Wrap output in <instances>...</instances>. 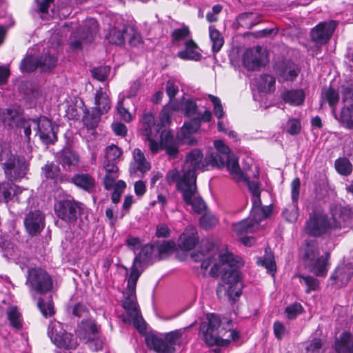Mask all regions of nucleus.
Here are the masks:
<instances>
[{
  "label": "nucleus",
  "instance_id": "obj_33",
  "mask_svg": "<svg viewBox=\"0 0 353 353\" xmlns=\"http://www.w3.org/2000/svg\"><path fill=\"white\" fill-rule=\"evenodd\" d=\"M94 103L95 108L94 109L101 112V114L107 113L111 108V101L109 96L101 88L95 93Z\"/></svg>",
  "mask_w": 353,
  "mask_h": 353
},
{
  "label": "nucleus",
  "instance_id": "obj_4",
  "mask_svg": "<svg viewBox=\"0 0 353 353\" xmlns=\"http://www.w3.org/2000/svg\"><path fill=\"white\" fill-rule=\"evenodd\" d=\"M20 126L23 128L24 137L28 142H30L31 139L32 129L35 131V135L45 144H52L57 140L59 126L46 117H41L38 119L21 121Z\"/></svg>",
  "mask_w": 353,
  "mask_h": 353
},
{
  "label": "nucleus",
  "instance_id": "obj_39",
  "mask_svg": "<svg viewBox=\"0 0 353 353\" xmlns=\"http://www.w3.org/2000/svg\"><path fill=\"white\" fill-rule=\"evenodd\" d=\"M210 39L212 42V50L214 53L218 52L224 44V39L221 32L214 26L209 27Z\"/></svg>",
  "mask_w": 353,
  "mask_h": 353
},
{
  "label": "nucleus",
  "instance_id": "obj_56",
  "mask_svg": "<svg viewBox=\"0 0 353 353\" xmlns=\"http://www.w3.org/2000/svg\"><path fill=\"white\" fill-rule=\"evenodd\" d=\"M141 272L139 271L137 263L133 262L131 268V272L128 277L127 288L136 289L137 281L141 275Z\"/></svg>",
  "mask_w": 353,
  "mask_h": 353
},
{
  "label": "nucleus",
  "instance_id": "obj_8",
  "mask_svg": "<svg viewBox=\"0 0 353 353\" xmlns=\"http://www.w3.org/2000/svg\"><path fill=\"white\" fill-rule=\"evenodd\" d=\"M26 285L30 292L44 294L52 289L53 281L45 270L34 267L28 270Z\"/></svg>",
  "mask_w": 353,
  "mask_h": 353
},
{
  "label": "nucleus",
  "instance_id": "obj_26",
  "mask_svg": "<svg viewBox=\"0 0 353 353\" xmlns=\"http://www.w3.org/2000/svg\"><path fill=\"white\" fill-rule=\"evenodd\" d=\"M146 344L157 353H174L175 347L170 345L165 338L163 339L155 335H149L145 339Z\"/></svg>",
  "mask_w": 353,
  "mask_h": 353
},
{
  "label": "nucleus",
  "instance_id": "obj_31",
  "mask_svg": "<svg viewBox=\"0 0 353 353\" xmlns=\"http://www.w3.org/2000/svg\"><path fill=\"white\" fill-rule=\"evenodd\" d=\"M153 260H157V252L155 251V245H145L142 248L139 254L136 255L133 262L139 265H143Z\"/></svg>",
  "mask_w": 353,
  "mask_h": 353
},
{
  "label": "nucleus",
  "instance_id": "obj_1",
  "mask_svg": "<svg viewBox=\"0 0 353 353\" xmlns=\"http://www.w3.org/2000/svg\"><path fill=\"white\" fill-rule=\"evenodd\" d=\"M195 261H201V268L206 271L212 266L210 275L217 277L222 272L221 283L216 288L219 299L234 303L241 294V277L237 268L242 265L241 261L234 259L230 253L221 254L218 248L212 242L202 241V251L192 255Z\"/></svg>",
  "mask_w": 353,
  "mask_h": 353
},
{
  "label": "nucleus",
  "instance_id": "obj_38",
  "mask_svg": "<svg viewBox=\"0 0 353 353\" xmlns=\"http://www.w3.org/2000/svg\"><path fill=\"white\" fill-rule=\"evenodd\" d=\"M232 228L233 230L236 234L241 235L254 232L257 228V225L254 223V221L249 217L247 219L234 223Z\"/></svg>",
  "mask_w": 353,
  "mask_h": 353
},
{
  "label": "nucleus",
  "instance_id": "obj_17",
  "mask_svg": "<svg viewBox=\"0 0 353 353\" xmlns=\"http://www.w3.org/2000/svg\"><path fill=\"white\" fill-rule=\"evenodd\" d=\"M265 61L266 56L260 46L248 49L243 54L244 66L249 70L259 69Z\"/></svg>",
  "mask_w": 353,
  "mask_h": 353
},
{
  "label": "nucleus",
  "instance_id": "obj_2",
  "mask_svg": "<svg viewBox=\"0 0 353 353\" xmlns=\"http://www.w3.org/2000/svg\"><path fill=\"white\" fill-rule=\"evenodd\" d=\"M208 165L201 150L193 149L187 154L181 170H170L165 176L166 182L170 185L176 183L184 202L198 214L205 209V203L197 190L196 172L205 170Z\"/></svg>",
  "mask_w": 353,
  "mask_h": 353
},
{
  "label": "nucleus",
  "instance_id": "obj_20",
  "mask_svg": "<svg viewBox=\"0 0 353 353\" xmlns=\"http://www.w3.org/2000/svg\"><path fill=\"white\" fill-rule=\"evenodd\" d=\"M353 275V266L351 263H341L332 274L330 280L332 285L337 288L346 285Z\"/></svg>",
  "mask_w": 353,
  "mask_h": 353
},
{
  "label": "nucleus",
  "instance_id": "obj_47",
  "mask_svg": "<svg viewBox=\"0 0 353 353\" xmlns=\"http://www.w3.org/2000/svg\"><path fill=\"white\" fill-rule=\"evenodd\" d=\"M37 305L41 314L45 317L50 316L54 314V308L50 297H49L47 301L41 298L39 299Z\"/></svg>",
  "mask_w": 353,
  "mask_h": 353
},
{
  "label": "nucleus",
  "instance_id": "obj_44",
  "mask_svg": "<svg viewBox=\"0 0 353 353\" xmlns=\"http://www.w3.org/2000/svg\"><path fill=\"white\" fill-rule=\"evenodd\" d=\"M42 173L47 179H57L61 173L60 168L53 162H48L42 168Z\"/></svg>",
  "mask_w": 353,
  "mask_h": 353
},
{
  "label": "nucleus",
  "instance_id": "obj_41",
  "mask_svg": "<svg viewBox=\"0 0 353 353\" xmlns=\"http://www.w3.org/2000/svg\"><path fill=\"white\" fill-rule=\"evenodd\" d=\"M252 208L250 218L254 221V223L258 226L259 223L266 219L271 213L272 209L270 206H261Z\"/></svg>",
  "mask_w": 353,
  "mask_h": 353
},
{
  "label": "nucleus",
  "instance_id": "obj_9",
  "mask_svg": "<svg viewBox=\"0 0 353 353\" xmlns=\"http://www.w3.org/2000/svg\"><path fill=\"white\" fill-rule=\"evenodd\" d=\"M124 301L123 307L126 310L128 319L125 318L124 322H130L132 320L134 326L140 332L145 330V323L137 307L136 289L126 288L123 292Z\"/></svg>",
  "mask_w": 353,
  "mask_h": 353
},
{
  "label": "nucleus",
  "instance_id": "obj_24",
  "mask_svg": "<svg viewBox=\"0 0 353 353\" xmlns=\"http://www.w3.org/2000/svg\"><path fill=\"white\" fill-rule=\"evenodd\" d=\"M59 163L65 170H72L77 167L80 162L79 154L70 148H63L57 153Z\"/></svg>",
  "mask_w": 353,
  "mask_h": 353
},
{
  "label": "nucleus",
  "instance_id": "obj_51",
  "mask_svg": "<svg viewBox=\"0 0 353 353\" xmlns=\"http://www.w3.org/2000/svg\"><path fill=\"white\" fill-rule=\"evenodd\" d=\"M188 328V327H185L183 329L176 330L168 333L165 338L168 341L169 345L173 347H175L176 345H180L181 336Z\"/></svg>",
  "mask_w": 353,
  "mask_h": 353
},
{
  "label": "nucleus",
  "instance_id": "obj_27",
  "mask_svg": "<svg viewBox=\"0 0 353 353\" xmlns=\"http://www.w3.org/2000/svg\"><path fill=\"white\" fill-rule=\"evenodd\" d=\"M161 145L165 150L168 155L171 158H175L179 152L178 144L174 139L172 131L163 130L161 132Z\"/></svg>",
  "mask_w": 353,
  "mask_h": 353
},
{
  "label": "nucleus",
  "instance_id": "obj_60",
  "mask_svg": "<svg viewBox=\"0 0 353 353\" xmlns=\"http://www.w3.org/2000/svg\"><path fill=\"white\" fill-rule=\"evenodd\" d=\"M183 110L187 117H192L193 120L195 119L198 114L197 105L192 100H187L183 105Z\"/></svg>",
  "mask_w": 353,
  "mask_h": 353
},
{
  "label": "nucleus",
  "instance_id": "obj_15",
  "mask_svg": "<svg viewBox=\"0 0 353 353\" xmlns=\"http://www.w3.org/2000/svg\"><path fill=\"white\" fill-rule=\"evenodd\" d=\"M30 194L27 190H23L8 182L0 183V202L8 203L12 199L23 202L28 200Z\"/></svg>",
  "mask_w": 353,
  "mask_h": 353
},
{
  "label": "nucleus",
  "instance_id": "obj_34",
  "mask_svg": "<svg viewBox=\"0 0 353 353\" xmlns=\"http://www.w3.org/2000/svg\"><path fill=\"white\" fill-rule=\"evenodd\" d=\"M185 48L178 52V57L184 60L199 61L202 56L196 51L197 45L192 40L188 39L185 42Z\"/></svg>",
  "mask_w": 353,
  "mask_h": 353
},
{
  "label": "nucleus",
  "instance_id": "obj_32",
  "mask_svg": "<svg viewBox=\"0 0 353 353\" xmlns=\"http://www.w3.org/2000/svg\"><path fill=\"white\" fill-rule=\"evenodd\" d=\"M337 353H353V336L348 332H343L335 342Z\"/></svg>",
  "mask_w": 353,
  "mask_h": 353
},
{
  "label": "nucleus",
  "instance_id": "obj_19",
  "mask_svg": "<svg viewBox=\"0 0 353 353\" xmlns=\"http://www.w3.org/2000/svg\"><path fill=\"white\" fill-rule=\"evenodd\" d=\"M336 27V23L334 21L320 23L311 32L312 41L319 44H325L331 38Z\"/></svg>",
  "mask_w": 353,
  "mask_h": 353
},
{
  "label": "nucleus",
  "instance_id": "obj_18",
  "mask_svg": "<svg viewBox=\"0 0 353 353\" xmlns=\"http://www.w3.org/2000/svg\"><path fill=\"white\" fill-rule=\"evenodd\" d=\"M352 212L345 207L336 205L331 209L330 221L332 231L346 227L350 222Z\"/></svg>",
  "mask_w": 353,
  "mask_h": 353
},
{
  "label": "nucleus",
  "instance_id": "obj_42",
  "mask_svg": "<svg viewBox=\"0 0 353 353\" xmlns=\"http://www.w3.org/2000/svg\"><path fill=\"white\" fill-rule=\"evenodd\" d=\"M257 263L264 266L270 273L274 274L276 271L274 255L268 249L265 250L263 259H258Z\"/></svg>",
  "mask_w": 353,
  "mask_h": 353
},
{
  "label": "nucleus",
  "instance_id": "obj_63",
  "mask_svg": "<svg viewBox=\"0 0 353 353\" xmlns=\"http://www.w3.org/2000/svg\"><path fill=\"white\" fill-rule=\"evenodd\" d=\"M208 98L213 104L215 116L220 119L225 114L220 99L212 94H209Z\"/></svg>",
  "mask_w": 353,
  "mask_h": 353
},
{
  "label": "nucleus",
  "instance_id": "obj_46",
  "mask_svg": "<svg viewBox=\"0 0 353 353\" xmlns=\"http://www.w3.org/2000/svg\"><path fill=\"white\" fill-rule=\"evenodd\" d=\"M8 319L10 325L16 328L20 329L22 327V320L21 314L19 312L17 307H10L7 310Z\"/></svg>",
  "mask_w": 353,
  "mask_h": 353
},
{
  "label": "nucleus",
  "instance_id": "obj_6",
  "mask_svg": "<svg viewBox=\"0 0 353 353\" xmlns=\"http://www.w3.org/2000/svg\"><path fill=\"white\" fill-rule=\"evenodd\" d=\"M301 250L305 266L316 276H325L327 272L330 254L325 252L319 256V247L314 241H307L302 245Z\"/></svg>",
  "mask_w": 353,
  "mask_h": 353
},
{
  "label": "nucleus",
  "instance_id": "obj_48",
  "mask_svg": "<svg viewBox=\"0 0 353 353\" xmlns=\"http://www.w3.org/2000/svg\"><path fill=\"white\" fill-rule=\"evenodd\" d=\"M20 68L23 72H32L37 68H39V59L34 57H28L21 61Z\"/></svg>",
  "mask_w": 353,
  "mask_h": 353
},
{
  "label": "nucleus",
  "instance_id": "obj_28",
  "mask_svg": "<svg viewBox=\"0 0 353 353\" xmlns=\"http://www.w3.org/2000/svg\"><path fill=\"white\" fill-rule=\"evenodd\" d=\"M199 128L198 121H191L185 123L181 131L177 134L179 141L188 145H194L196 140L193 138V134Z\"/></svg>",
  "mask_w": 353,
  "mask_h": 353
},
{
  "label": "nucleus",
  "instance_id": "obj_14",
  "mask_svg": "<svg viewBox=\"0 0 353 353\" xmlns=\"http://www.w3.org/2000/svg\"><path fill=\"white\" fill-rule=\"evenodd\" d=\"M304 231L310 236H320L332 231L330 221L326 214L314 213L306 221Z\"/></svg>",
  "mask_w": 353,
  "mask_h": 353
},
{
  "label": "nucleus",
  "instance_id": "obj_53",
  "mask_svg": "<svg viewBox=\"0 0 353 353\" xmlns=\"http://www.w3.org/2000/svg\"><path fill=\"white\" fill-rule=\"evenodd\" d=\"M300 282L307 286L306 292L310 293L312 290H316L319 285V281L312 276H299Z\"/></svg>",
  "mask_w": 353,
  "mask_h": 353
},
{
  "label": "nucleus",
  "instance_id": "obj_11",
  "mask_svg": "<svg viewBox=\"0 0 353 353\" xmlns=\"http://www.w3.org/2000/svg\"><path fill=\"white\" fill-rule=\"evenodd\" d=\"M48 335L51 341L59 348L71 350L75 349L77 346V341L73 335L67 332L59 321H53L50 323Z\"/></svg>",
  "mask_w": 353,
  "mask_h": 353
},
{
  "label": "nucleus",
  "instance_id": "obj_62",
  "mask_svg": "<svg viewBox=\"0 0 353 353\" xmlns=\"http://www.w3.org/2000/svg\"><path fill=\"white\" fill-rule=\"evenodd\" d=\"M124 30L125 32V34H129L130 36L129 42L131 46H136L142 42L140 34L135 31L132 27H124Z\"/></svg>",
  "mask_w": 353,
  "mask_h": 353
},
{
  "label": "nucleus",
  "instance_id": "obj_61",
  "mask_svg": "<svg viewBox=\"0 0 353 353\" xmlns=\"http://www.w3.org/2000/svg\"><path fill=\"white\" fill-rule=\"evenodd\" d=\"M174 244L171 241H164L161 244L155 245L157 260L162 258L163 254H166L173 250Z\"/></svg>",
  "mask_w": 353,
  "mask_h": 353
},
{
  "label": "nucleus",
  "instance_id": "obj_43",
  "mask_svg": "<svg viewBox=\"0 0 353 353\" xmlns=\"http://www.w3.org/2000/svg\"><path fill=\"white\" fill-rule=\"evenodd\" d=\"M102 114L93 109L91 112H87L85 114L83 121L88 129H94L98 125Z\"/></svg>",
  "mask_w": 353,
  "mask_h": 353
},
{
  "label": "nucleus",
  "instance_id": "obj_54",
  "mask_svg": "<svg viewBox=\"0 0 353 353\" xmlns=\"http://www.w3.org/2000/svg\"><path fill=\"white\" fill-rule=\"evenodd\" d=\"M341 118L342 122L349 128H353V105L342 109Z\"/></svg>",
  "mask_w": 353,
  "mask_h": 353
},
{
  "label": "nucleus",
  "instance_id": "obj_12",
  "mask_svg": "<svg viewBox=\"0 0 353 353\" xmlns=\"http://www.w3.org/2000/svg\"><path fill=\"white\" fill-rule=\"evenodd\" d=\"M98 32V23L94 19H88L84 22L81 30L74 33L70 37V45L72 49H81L84 44L94 40Z\"/></svg>",
  "mask_w": 353,
  "mask_h": 353
},
{
  "label": "nucleus",
  "instance_id": "obj_16",
  "mask_svg": "<svg viewBox=\"0 0 353 353\" xmlns=\"http://www.w3.org/2000/svg\"><path fill=\"white\" fill-rule=\"evenodd\" d=\"M300 185L299 178H296L292 181L291 183L292 203L289 204L282 213L284 219L290 223L295 222L299 217L297 201L299 196Z\"/></svg>",
  "mask_w": 353,
  "mask_h": 353
},
{
  "label": "nucleus",
  "instance_id": "obj_40",
  "mask_svg": "<svg viewBox=\"0 0 353 353\" xmlns=\"http://www.w3.org/2000/svg\"><path fill=\"white\" fill-rule=\"evenodd\" d=\"M53 0H36L34 10L42 19L48 20L53 15L49 13V9L53 3Z\"/></svg>",
  "mask_w": 353,
  "mask_h": 353
},
{
  "label": "nucleus",
  "instance_id": "obj_55",
  "mask_svg": "<svg viewBox=\"0 0 353 353\" xmlns=\"http://www.w3.org/2000/svg\"><path fill=\"white\" fill-rule=\"evenodd\" d=\"M199 222L202 228L208 230L216 225L218 219L212 214L205 213L200 218Z\"/></svg>",
  "mask_w": 353,
  "mask_h": 353
},
{
  "label": "nucleus",
  "instance_id": "obj_57",
  "mask_svg": "<svg viewBox=\"0 0 353 353\" xmlns=\"http://www.w3.org/2000/svg\"><path fill=\"white\" fill-rule=\"evenodd\" d=\"M325 348L321 339H314L305 347V353H324Z\"/></svg>",
  "mask_w": 353,
  "mask_h": 353
},
{
  "label": "nucleus",
  "instance_id": "obj_64",
  "mask_svg": "<svg viewBox=\"0 0 353 353\" xmlns=\"http://www.w3.org/2000/svg\"><path fill=\"white\" fill-rule=\"evenodd\" d=\"M121 150L114 145H111L106 148L105 160L117 161L121 155Z\"/></svg>",
  "mask_w": 353,
  "mask_h": 353
},
{
  "label": "nucleus",
  "instance_id": "obj_5",
  "mask_svg": "<svg viewBox=\"0 0 353 353\" xmlns=\"http://www.w3.org/2000/svg\"><path fill=\"white\" fill-rule=\"evenodd\" d=\"M214 145L216 152L212 154L210 156L211 165L219 168L225 165L234 180L238 181H246L239 165L238 159L230 152V148L225 145L223 141L221 140L215 141Z\"/></svg>",
  "mask_w": 353,
  "mask_h": 353
},
{
  "label": "nucleus",
  "instance_id": "obj_52",
  "mask_svg": "<svg viewBox=\"0 0 353 353\" xmlns=\"http://www.w3.org/2000/svg\"><path fill=\"white\" fill-rule=\"evenodd\" d=\"M125 34L124 28L122 30L112 28L109 33V41L117 46L122 45L125 41Z\"/></svg>",
  "mask_w": 353,
  "mask_h": 353
},
{
  "label": "nucleus",
  "instance_id": "obj_29",
  "mask_svg": "<svg viewBox=\"0 0 353 353\" xmlns=\"http://www.w3.org/2000/svg\"><path fill=\"white\" fill-rule=\"evenodd\" d=\"M0 119L3 123L10 128H13L16 125L20 129V133L21 134L23 128L20 126V122L21 121H28L22 118L18 112L13 109H6L0 114Z\"/></svg>",
  "mask_w": 353,
  "mask_h": 353
},
{
  "label": "nucleus",
  "instance_id": "obj_7",
  "mask_svg": "<svg viewBox=\"0 0 353 353\" xmlns=\"http://www.w3.org/2000/svg\"><path fill=\"white\" fill-rule=\"evenodd\" d=\"M0 163L9 180L20 179L26 174L28 164L23 157H15L7 147L0 145Z\"/></svg>",
  "mask_w": 353,
  "mask_h": 353
},
{
  "label": "nucleus",
  "instance_id": "obj_30",
  "mask_svg": "<svg viewBox=\"0 0 353 353\" xmlns=\"http://www.w3.org/2000/svg\"><path fill=\"white\" fill-rule=\"evenodd\" d=\"M72 182L79 188L88 192H92L95 188V180L89 174H74L72 178Z\"/></svg>",
  "mask_w": 353,
  "mask_h": 353
},
{
  "label": "nucleus",
  "instance_id": "obj_37",
  "mask_svg": "<svg viewBox=\"0 0 353 353\" xmlns=\"http://www.w3.org/2000/svg\"><path fill=\"white\" fill-rule=\"evenodd\" d=\"M153 130L159 132V128L155 125L154 117L151 113H145L141 119V131L143 136L149 137L152 135Z\"/></svg>",
  "mask_w": 353,
  "mask_h": 353
},
{
  "label": "nucleus",
  "instance_id": "obj_58",
  "mask_svg": "<svg viewBox=\"0 0 353 353\" xmlns=\"http://www.w3.org/2000/svg\"><path fill=\"white\" fill-rule=\"evenodd\" d=\"M110 72V66H100L92 70V77L98 81H104L109 75Z\"/></svg>",
  "mask_w": 353,
  "mask_h": 353
},
{
  "label": "nucleus",
  "instance_id": "obj_10",
  "mask_svg": "<svg viewBox=\"0 0 353 353\" xmlns=\"http://www.w3.org/2000/svg\"><path fill=\"white\" fill-rule=\"evenodd\" d=\"M77 335L92 351H99L103 347L99 328L92 320L82 321L79 325Z\"/></svg>",
  "mask_w": 353,
  "mask_h": 353
},
{
  "label": "nucleus",
  "instance_id": "obj_45",
  "mask_svg": "<svg viewBox=\"0 0 353 353\" xmlns=\"http://www.w3.org/2000/svg\"><path fill=\"white\" fill-rule=\"evenodd\" d=\"M335 168L338 173L347 176L352 171V165L347 158H339L335 161Z\"/></svg>",
  "mask_w": 353,
  "mask_h": 353
},
{
  "label": "nucleus",
  "instance_id": "obj_3",
  "mask_svg": "<svg viewBox=\"0 0 353 353\" xmlns=\"http://www.w3.org/2000/svg\"><path fill=\"white\" fill-rule=\"evenodd\" d=\"M206 321L201 323L200 326L202 332L203 340L208 346L225 347L230 341L237 340L239 334L234 330H229L230 339H223L225 333L222 334V330H219L221 325L220 318L214 314H208Z\"/></svg>",
  "mask_w": 353,
  "mask_h": 353
},
{
  "label": "nucleus",
  "instance_id": "obj_49",
  "mask_svg": "<svg viewBox=\"0 0 353 353\" xmlns=\"http://www.w3.org/2000/svg\"><path fill=\"white\" fill-rule=\"evenodd\" d=\"M275 83L274 78L270 74L261 75L259 81V88L262 92H271Z\"/></svg>",
  "mask_w": 353,
  "mask_h": 353
},
{
  "label": "nucleus",
  "instance_id": "obj_50",
  "mask_svg": "<svg viewBox=\"0 0 353 353\" xmlns=\"http://www.w3.org/2000/svg\"><path fill=\"white\" fill-rule=\"evenodd\" d=\"M57 59L52 56L43 55L39 58V68L43 72H48L55 68Z\"/></svg>",
  "mask_w": 353,
  "mask_h": 353
},
{
  "label": "nucleus",
  "instance_id": "obj_36",
  "mask_svg": "<svg viewBox=\"0 0 353 353\" xmlns=\"http://www.w3.org/2000/svg\"><path fill=\"white\" fill-rule=\"evenodd\" d=\"M283 100L292 105L297 106L303 103L305 93L303 90H291L282 94Z\"/></svg>",
  "mask_w": 353,
  "mask_h": 353
},
{
  "label": "nucleus",
  "instance_id": "obj_23",
  "mask_svg": "<svg viewBox=\"0 0 353 353\" xmlns=\"http://www.w3.org/2000/svg\"><path fill=\"white\" fill-rule=\"evenodd\" d=\"M275 70L279 81H293L300 71L298 65L290 61L278 63Z\"/></svg>",
  "mask_w": 353,
  "mask_h": 353
},
{
  "label": "nucleus",
  "instance_id": "obj_25",
  "mask_svg": "<svg viewBox=\"0 0 353 353\" xmlns=\"http://www.w3.org/2000/svg\"><path fill=\"white\" fill-rule=\"evenodd\" d=\"M199 237L196 229L193 226H188L179 239V246L183 250H191L198 243Z\"/></svg>",
  "mask_w": 353,
  "mask_h": 353
},
{
  "label": "nucleus",
  "instance_id": "obj_59",
  "mask_svg": "<svg viewBox=\"0 0 353 353\" xmlns=\"http://www.w3.org/2000/svg\"><path fill=\"white\" fill-rule=\"evenodd\" d=\"M114 187V191L112 194V201L114 203H117L121 199V194L126 187V184L123 181H118Z\"/></svg>",
  "mask_w": 353,
  "mask_h": 353
},
{
  "label": "nucleus",
  "instance_id": "obj_21",
  "mask_svg": "<svg viewBox=\"0 0 353 353\" xmlns=\"http://www.w3.org/2000/svg\"><path fill=\"white\" fill-rule=\"evenodd\" d=\"M134 161L130 163V173L133 176H143L150 169V164L146 160L143 152L139 148L133 152Z\"/></svg>",
  "mask_w": 353,
  "mask_h": 353
},
{
  "label": "nucleus",
  "instance_id": "obj_13",
  "mask_svg": "<svg viewBox=\"0 0 353 353\" xmlns=\"http://www.w3.org/2000/svg\"><path fill=\"white\" fill-rule=\"evenodd\" d=\"M82 204L73 199H63L57 201L54 205L57 216L68 223L76 222L78 216L82 213Z\"/></svg>",
  "mask_w": 353,
  "mask_h": 353
},
{
  "label": "nucleus",
  "instance_id": "obj_35",
  "mask_svg": "<svg viewBox=\"0 0 353 353\" xmlns=\"http://www.w3.org/2000/svg\"><path fill=\"white\" fill-rule=\"evenodd\" d=\"M238 25L245 29H250L260 22L259 15L257 12H244L236 17Z\"/></svg>",
  "mask_w": 353,
  "mask_h": 353
},
{
  "label": "nucleus",
  "instance_id": "obj_22",
  "mask_svg": "<svg viewBox=\"0 0 353 353\" xmlns=\"http://www.w3.org/2000/svg\"><path fill=\"white\" fill-rule=\"evenodd\" d=\"M44 215L39 210L30 211L26 215L24 225L31 235L39 233L44 228Z\"/></svg>",
  "mask_w": 353,
  "mask_h": 353
}]
</instances>
